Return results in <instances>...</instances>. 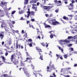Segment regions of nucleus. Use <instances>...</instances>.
<instances>
[{
	"instance_id": "nucleus-1",
	"label": "nucleus",
	"mask_w": 77,
	"mask_h": 77,
	"mask_svg": "<svg viewBox=\"0 0 77 77\" xmlns=\"http://www.w3.org/2000/svg\"><path fill=\"white\" fill-rule=\"evenodd\" d=\"M59 42L61 45H65V42H66V44H69V41L65 39V40H61L59 41Z\"/></svg>"
},
{
	"instance_id": "nucleus-2",
	"label": "nucleus",
	"mask_w": 77,
	"mask_h": 77,
	"mask_svg": "<svg viewBox=\"0 0 77 77\" xmlns=\"http://www.w3.org/2000/svg\"><path fill=\"white\" fill-rule=\"evenodd\" d=\"M49 64V66H47V69H50L51 70H52V69H55V68H54V64H51V62Z\"/></svg>"
},
{
	"instance_id": "nucleus-3",
	"label": "nucleus",
	"mask_w": 77,
	"mask_h": 77,
	"mask_svg": "<svg viewBox=\"0 0 77 77\" xmlns=\"http://www.w3.org/2000/svg\"><path fill=\"white\" fill-rule=\"evenodd\" d=\"M52 24L53 26H56L57 25V24H60V23H59V22L56 21V19L52 20Z\"/></svg>"
},
{
	"instance_id": "nucleus-4",
	"label": "nucleus",
	"mask_w": 77,
	"mask_h": 77,
	"mask_svg": "<svg viewBox=\"0 0 77 77\" xmlns=\"http://www.w3.org/2000/svg\"><path fill=\"white\" fill-rule=\"evenodd\" d=\"M29 15L30 17H31V16H32V15H34V12L33 11H32L31 12H30V14H27V18H29Z\"/></svg>"
},
{
	"instance_id": "nucleus-5",
	"label": "nucleus",
	"mask_w": 77,
	"mask_h": 77,
	"mask_svg": "<svg viewBox=\"0 0 77 77\" xmlns=\"http://www.w3.org/2000/svg\"><path fill=\"white\" fill-rule=\"evenodd\" d=\"M54 6H43V8H44V9H50L51 8H53V7Z\"/></svg>"
},
{
	"instance_id": "nucleus-6",
	"label": "nucleus",
	"mask_w": 77,
	"mask_h": 77,
	"mask_svg": "<svg viewBox=\"0 0 77 77\" xmlns=\"http://www.w3.org/2000/svg\"><path fill=\"white\" fill-rule=\"evenodd\" d=\"M23 71H24V73L27 75V76L29 75V74L27 72V69H26V68L24 67L23 68Z\"/></svg>"
},
{
	"instance_id": "nucleus-7",
	"label": "nucleus",
	"mask_w": 77,
	"mask_h": 77,
	"mask_svg": "<svg viewBox=\"0 0 77 77\" xmlns=\"http://www.w3.org/2000/svg\"><path fill=\"white\" fill-rule=\"evenodd\" d=\"M56 56L57 57V60L58 59H59V58H60V59H61V60H63V58H62V56H61V57H60V55H59L57 54H56Z\"/></svg>"
},
{
	"instance_id": "nucleus-8",
	"label": "nucleus",
	"mask_w": 77,
	"mask_h": 77,
	"mask_svg": "<svg viewBox=\"0 0 77 77\" xmlns=\"http://www.w3.org/2000/svg\"><path fill=\"white\" fill-rule=\"evenodd\" d=\"M4 33L3 32H2L0 33V37L1 38V39H3V38L4 36Z\"/></svg>"
},
{
	"instance_id": "nucleus-9",
	"label": "nucleus",
	"mask_w": 77,
	"mask_h": 77,
	"mask_svg": "<svg viewBox=\"0 0 77 77\" xmlns=\"http://www.w3.org/2000/svg\"><path fill=\"white\" fill-rule=\"evenodd\" d=\"M1 5H3V6H7V3L6 2H2Z\"/></svg>"
},
{
	"instance_id": "nucleus-10",
	"label": "nucleus",
	"mask_w": 77,
	"mask_h": 77,
	"mask_svg": "<svg viewBox=\"0 0 77 77\" xmlns=\"http://www.w3.org/2000/svg\"><path fill=\"white\" fill-rule=\"evenodd\" d=\"M39 54L40 56L39 59H41L42 60H43V56L40 53H39Z\"/></svg>"
},
{
	"instance_id": "nucleus-11",
	"label": "nucleus",
	"mask_w": 77,
	"mask_h": 77,
	"mask_svg": "<svg viewBox=\"0 0 77 77\" xmlns=\"http://www.w3.org/2000/svg\"><path fill=\"white\" fill-rule=\"evenodd\" d=\"M16 55H17V56H20V58L22 59L21 58V54L20 53V52H18L16 54Z\"/></svg>"
},
{
	"instance_id": "nucleus-12",
	"label": "nucleus",
	"mask_w": 77,
	"mask_h": 77,
	"mask_svg": "<svg viewBox=\"0 0 77 77\" xmlns=\"http://www.w3.org/2000/svg\"><path fill=\"white\" fill-rule=\"evenodd\" d=\"M13 63H14L15 65H17V64L18 63V60L17 61V60H15V61H13Z\"/></svg>"
},
{
	"instance_id": "nucleus-13",
	"label": "nucleus",
	"mask_w": 77,
	"mask_h": 77,
	"mask_svg": "<svg viewBox=\"0 0 77 77\" xmlns=\"http://www.w3.org/2000/svg\"><path fill=\"white\" fill-rule=\"evenodd\" d=\"M37 2V0H32L31 1H30V3H35Z\"/></svg>"
},
{
	"instance_id": "nucleus-14",
	"label": "nucleus",
	"mask_w": 77,
	"mask_h": 77,
	"mask_svg": "<svg viewBox=\"0 0 77 77\" xmlns=\"http://www.w3.org/2000/svg\"><path fill=\"white\" fill-rule=\"evenodd\" d=\"M44 24L45 25V28H47V27H51L49 25H47L45 23H44Z\"/></svg>"
},
{
	"instance_id": "nucleus-15",
	"label": "nucleus",
	"mask_w": 77,
	"mask_h": 77,
	"mask_svg": "<svg viewBox=\"0 0 77 77\" xmlns=\"http://www.w3.org/2000/svg\"><path fill=\"white\" fill-rule=\"evenodd\" d=\"M24 2V5H27L28 3V2H29V0H25Z\"/></svg>"
},
{
	"instance_id": "nucleus-16",
	"label": "nucleus",
	"mask_w": 77,
	"mask_h": 77,
	"mask_svg": "<svg viewBox=\"0 0 77 77\" xmlns=\"http://www.w3.org/2000/svg\"><path fill=\"white\" fill-rule=\"evenodd\" d=\"M63 19H64V20H68V18L65 16H63Z\"/></svg>"
},
{
	"instance_id": "nucleus-17",
	"label": "nucleus",
	"mask_w": 77,
	"mask_h": 77,
	"mask_svg": "<svg viewBox=\"0 0 77 77\" xmlns=\"http://www.w3.org/2000/svg\"><path fill=\"white\" fill-rule=\"evenodd\" d=\"M24 11H23L21 10L20 11H19V14H23V13H24Z\"/></svg>"
},
{
	"instance_id": "nucleus-18",
	"label": "nucleus",
	"mask_w": 77,
	"mask_h": 77,
	"mask_svg": "<svg viewBox=\"0 0 77 77\" xmlns=\"http://www.w3.org/2000/svg\"><path fill=\"white\" fill-rule=\"evenodd\" d=\"M58 47L60 50H61L62 52H63V49L62 48H61L60 47V46H59Z\"/></svg>"
},
{
	"instance_id": "nucleus-19",
	"label": "nucleus",
	"mask_w": 77,
	"mask_h": 77,
	"mask_svg": "<svg viewBox=\"0 0 77 77\" xmlns=\"http://www.w3.org/2000/svg\"><path fill=\"white\" fill-rule=\"evenodd\" d=\"M14 58V55H12L11 56V62H12L13 60V59Z\"/></svg>"
},
{
	"instance_id": "nucleus-20",
	"label": "nucleus",
	"mask_w": 77,
	"mask_h": 77,
	"mask_svg": "<svg viewBox=\"0 0 77 77\" xmlns=\"http://www.w3.org/2000/svg\"><path fill=\"white\" fill-rule=\"evenodd\" d=\"M37 8L35 7H32V8L33 9H34L35 10V11H36Z\"/></svg>"
},
{
	"instance_id": "nucleus-21",
	"label": "nucleus",
	"mask_w": 77,
	"mask_h": 77,
	"mask_svg": "<svg viewBox=\"0 0 77 77\" xmlns=\"http://www.w3.org/2000/svg\"><path fill=\"white\" fill-rule=\"evenodd\" d=\"M71 69V68L70 67H68V68H66L64 69L65 70H69Z\"/></svg>"
},
{
	"instance_id": "nucleus-22",
	"label": "nucleus",
	"mask_w": 77,
	"mask_h": 77,
	"mask_svg": "<svg viewBox=\"0 0 77 77\" xmlns=\"http://www.w3.org/2000/svg\"><path fill=\"white\" fill-rule=\"evenodd\" d=\"M18 41H17V43H16V48H18Z\"/></svg>"
},
{
	"instance_id": "nucleus-23",
	"label": "nucleus",
	"mask_w": 77,
	"mask_h": 77,
	"mask_svg": "<svg viewBox=\"0 0 77 77\" xmlns=\"http://www.w3.org/2000/svg\"><path fill=\"white\" fill-rule=\"evenodd\" d=\"M28 11H27V14H30V9L29 8L28 9Z\"/></svg>"
},
{
	"instance_id": "nucleus-24",
	"label": "nucleus",
	"mask_w": 77,
	"mask_h": 77,
	"mask_svg": "<svg viewBox=\"0 0 77 77\" xmlns=\"http://www.w3.org/2000/svg\"><path fill=\"white\" fill-rule=\"evenodd\" d=\"M36 49L38 51H41V49L38 48H37V47H36Z\"/></svg>"
},
{
	"instance_id": "nucleus-25",
	"label": "nucleus",
	"mask_w": 77,
	"mask_h": 77,
	"mask_svg": "<svg viewBox=\"0 0 77 77\" xmlns=\"http://www.w3.org/2000/svg\"><path fill=\"white\" fill-rule=\"evenodd\" d=\"M1 58H2V57L3 60H6V59H5V58L4 57H3V56H1Z\"/></svg>"
},
{
	"instance_id": "nucleus-26",
	"label": "nucleus",
	"mask_w": 77,
	"mask_h": 77,
	"mask_svg": "<svg viewBox=\"0 0 77 77\" xmlns=\"http://www.w3.org/2000/svg\"><path fill=\"white\" fill-rule=\"evenodd\" d=\"M26 60H30V59L31 60H32V58H29V57H27L26 58Z\"/></svg>"
},
{
	"instance_id": "nucleus-27",
	"label": "nucleus",
	"mask_w": 77,
	"mask_h": 77,
	"mask_svg": "<svg viewBox=\"0 0 77 77\" xmlns=\"http://www.w3.org/2000/svg\"><path fill=\"white\" fill-rule=\"evenodd\" d=\"M16 12V11H12V12H11L12 15H13V14H14Z\"/></svg>"
},
{
	"instance_id": "nucleus-28",
	"label": "nucleus",
	"mask_w": 77,
	"mask_h": 77,
	"mask_svg": "<svg viewBox=\"0 0 77 77\" xmlns=\"http://www.w3.org/2000/svg\"><path fill=\"white\" fill-rule=\"evenodd\" d=\"M10 27L11 29H12V27H14V26L11 24H10Z\"/></svg>"
},
{
	"instance_id": "nucleus-29",
	"label": "nucleus",
	"mask_w": 77,
	"mask_h": 77,
	"mask_svg": "<svg viewBox=\"0 0 77 77\" xmlns=\"http://www.w3.org/2000/svg\"><path fill=\"white\" fill-rule=\"evenodd\" d=\"M54 2L55 3V4H57L58 3L57 1V0H54Z\"/></svg>"
},
{
	"instance_id": "nucleus-30",
	"label": "nucleus",
	"mask_w": 77,
	"mask_h": 77,
	"mask_svg": "<svg viewBox=\"0 0 77 77\" xmlns=\"http://www.w3.org/2000/svg\"><path fill=\"white\" fill-rule=\"evenodd\" d=\"M41 44L44 47H45V45L44 43H41Z\"/></svg>"
},
{
	"instance_id": "nucleus-31",
	"label": "nucleus",
	"mask_w": 77,
	"mask_h": 77,
	"mask_svg": "<svg viewBox=\"0 0 77 77\" xmlns=\"http://www.w3.org/2000/svg\"><path fill=\"white\" fill-rule=\"evenodd\" d=\"M28 45L30 47H32V43H30V44H28Z\"/></svg>"
},
{
	"instance_id": "nucleus-32",
	"label": "nucleus",
	"mask_w": 77,
	"mask_h": 77,
	"mask_svg": "<svg viewBox=\"0 0 77 77\" xmlns=\"http://www.w3.org/2000/svg\"><path fill=\"white\" fill-rule=\"evenodd\" d=\"M70 6L71 7H73V6H74L73 4L72 3L70 4Z\"/></svg>"
},
{
	"instance_id": "nucleus-33",
	"label": "nucleus",
	"mask_w": 77,
	"mask_h": 77,
	"mask_svg": "<svg viewBox=\"0 0 77 77\" xmlns=\"http://www.w3.org/2000/svg\"><path fill=\"white\" fill-rule=\"evenodd\" d=\"M67 45L69 47H71V46H72V44H68Z\"/></svg>"
},
{
	"instance_id": "nucleus-34",
	"label": "nucleus",
	"mask_w": 77,
	"mask_h": 77,
	"mask_svg": "<svg viewBox=\"0 0 77 77\" xmlns=\"http://www.w3.org/2000/svg\"><path fill=\"white\" fill-rule=\"evenodd\" d=\"M3 76L5 77H7V76H8V74H5L3 75Z\"/></svg>"
},
{
	"instance_id": "nucleus-35",
	"label": "nucleus",
	"mask_w": 77,
	"mask_h": 77,
	"mask_svg": "<svg viewBox=\"0 0 77 77\" xmlns=\"http://www.w3.org/2000/svg\"><path fill=\"white\" fill-rule=\"evenodd\" d=\"M64 57L66 59V58H67V57H68V56H67V55H64Z\"/></svg>"
},
{
	"instance_id": "nucleus-36",
	"label": "nucleus",
	"mask_w": 77,
	"mask_h": 77,
	"mask_svg": "<svg viewBox=\"0 0 77 77\" xmlns=\"http://www.w3.org/2000/svg\"><path fill=\"white\" fill-rule=\"evenodd\" d=\"M64 3L66 4H66H68V1H67V0H65Z\"/></svg>"
},
{
	"instance_id": "nucleus-37",
	"label": "nucleus",
	"mask_w": 77,
	"mask_h": 77,
	"mask_svg": "<svg viewBox=\"0 0 77 77\" xmlns=\"http://www.w3.org/2000/svg\"><path fill=\"white\" fill-rule=\"evenodd\" d=\"M5 54V56H8V52H6Z\"/></svg>"
},
{
	"instance_id": "nucleus-38",
	"label": "nucleus",
	"mask_w": 77,
	"mask_h": 77,
	"mask_svg": "<svg viewBox=\"0 0 77 77\" xmlns=\"http://www.w3.org/2000/svg\"><path fill=\"white\" fill-rule=\"evenodd\" d=\"M69 9L70 10H72V9H73V7L69 8Z\"/></svg>"
},
{
	"instance_id": "nucleus-39",
	"label": "nucleus",
	"mask_w": 77,
	"mask_h": 77,
	"mask_svg": "<svg viewBox=\"0 0 77 77\" xmlns=\"http://www.w3.org/2000/svg\"><path fill=\"white\" fill-rule=\"evenodd\" d=\"M50 38H51V39H52V38H53V35H50Z\"/></svg>"
},
{
	"instance_id": "nucleus-40",
	"label": "nucleus",
	"mask_w": 77,
	"mask_h": 77,
	"mask_svg": "<svg viewBox=\"0 0 77 77\" xmlns=\"http://www.w3.org/2000/svg\"><path fill=\"white\" fill-rule=\"evenodd\" d=\"M8 44H9V45H11V44H12V42H11V41H10L9 42Z\"/></svg>"
},
{
	"instance_id": "nucleus-41",
	"label": "nucleus",
	"mask_w": 77,
	"mask_h": 77,
	"mask_svg": "<svg viewBox=\"0 0 77 77\" xmlns=\"http://www.w3.org/2000/svg\"><path fill=\"white\" fill-rule=\"evenodd\" d=\"M28 41L29 42H32V40L31 39H28Z\"/></svg>"
},
{
	"instance_id": "nucleus-42",
	"label": "nucleus",
	"mask_w": 77,
	"mask_h": 77,
	"mask_svg": "<svg viewBox=\"0 0 77 77\" xmlns=\"http://www.w3.org/2000/svg\"><path fill=\"white\" fill-rule=\"evenodd\" d=\"M31 67H32V69H34V68H35V67L33 66V65L32 64H31Z\"/></svg>"
},
{
	"instance_id": "nucleus-43",
	"label": "nucleus",
	"mask_w": 77,
	"mask_h": 77,
	"mask_svg": "<svg viewBox=\"0 0 77 77\" xmlns=\"http://www.w3.org/2000/svg\"><path fill=\"white\" fill-rule=\"evenodd\" d=\"M11 23L12 24H15V21H11Z\"/></svg>"
},
{
	"instance_id": "nucleus-44",
	"label": "nucleus",
	"mask_w": 77,
	"mask_h": 77,
	"mask_svg": "<svg viewBox=\"0 0 77 77\" xmlns=\"http://www.w3.org/2000/svg\"><path fill=\"white\" fill-rule=\"evenodd\" d=\"M31 21H32V22H33V21H35V19H31Z\"/></svg>"
},
{
	"instance_id": "nucleus-45",
	"label": "nucleus",
	"mask_w": 77,
	"mask_h": 77,
	"mask_svg": "<svg viewBox=\"0 0 77 77\" xmlns=\"http://www.w3.org/2000/svg\"><path fill=\"white\" fill-rule=\"evenodd\" d=\"M32 7H35V6H36V4H32Z\"/></svg>"
},
{
	"instance_id": "nucleus-46",
	"label": "nucleus",
	"mask_w": 77,
	"mask_h": 77,
	"mask_svg": "<svg viewBox=\"0 0 77 77\" xmlns=\"http://www.w3.org/2000/svg\"><path fill=\"white\" fill-rule=\"evenodd\" d=\"M2 7L4 9H5V8H7V6H2Z\"/></svg>"
},
{
	"instance_id": "nucleus-47",
	"label": "nucleus",
	"mask_w": 77,
	"mask_h": 77,
	"mask_svg": "<svg viewBox=\"0 0 77 77\" xmlns=\"http://www.w3.org/2000/svg\"><path fill=\"white\" fill-rule=\"evenodd\" d=\"M25 64L24 63H22V64H21V66H24Z\"/></svg>"
},
{
	"instance_id": "nucleus-48",
	"label": "nucleus",
	"mask_w": 77,
	"mask_h": 77,
	"mask_svg": "<svg viewBox=\"0 0 77 77\" xmlns=\"http://www.w3.org/2000/svg\"><path fill=\"white\" fill-rule=\"evenodd\" d=\"M6 9H7L8 11H10L11 9V8H9L8 9V8H6Z\"/></svg>"
},
{
	"instance_id": "nucleus-49",
	"label": "nucleus",
	"mask_w": 77,
	"mask_h": 77,
	"mask_svg": "<svg viewBox=\"0 0 77 77\" xmlns=\"http://www.w3.org/2000/svg\"><path fill=\"white\" fill-rule=\"evenodd\" d=\"M74 39H77V35H76V36H74Z\"/></svg>"
},
{
	"instance_id": "nucleus-50",
	"label": "nucleus",
	"mask_w": 77,
	"mask_h": 77,
	"mask_svg": "<svg viewBox=\"0 0 77 77\" xmlns=\"http://www.w3.org/2000/svg\"><path fill=\"white\" fill-rule=\"evenodd\" d=\"M55 12L57 13L58 12H59V10H58V9L56 10L55 11Z\"/></svg>"
},
{
	"instance_id": "nucleus-51",
	"label": "nucleus",
	"mask_w": 77,
	"mask_h": 77,
	"mask_svg": "<svg viewBox=\"0 0 77 77\" xmlns=\"http://www.w3.org/2000/svg\"><path fill=\"white\" fill-rule=\"evenodd\" d=\"M71 51H74V48H71Z\"/></svg>"
},
{
	"instance_id": "nucleus-52",
	"label": "nucleus",
	"mask_w": 77,
	"mask_h": 77,
	"mask_svg": "<svg viewBox=\"0 0 77 77\" xmlns=\"http://www.w3.org/2000/svg\"><path fill=\"white\" fill-rule=\"evenodd\" d=\"M61 21L63 22V23H64V24H65L66 23V22H64V21H63V20H62V19H61Z\"/></svg>"
},
{
	"instance_id": "nucleus-53",
	"label": "nucleus",
	"mask_w": 77,
	"mask_h": 77,
	"mask_svg": "<svg viewBox=\"0 0 77 77\" xmlns=\"http://www.w3.org/2000/svg\"><path fill=\"white\" fill-rule=\"evenodd\" d=\"M72 3H75V1H74V0H72Z\"/></svg>"
},
{
	"instance_id": "nucleus-54",
	"label": "nucleus",
	"mask_w": 77,
	"mask_h": 77,
	"mask_svg": "<svg viewBox=\"0 0 77 77\" xmlns=\"http://www.w3.org/2000/svg\"><path fill=\"white\" fill-rule=\"evenodd\" d=\"M29 22H30V21H28V20L26 22V23H27V24H28L29 23Z\"/></svg>"
},
{
	"instance_id": "nucleus-55",
	"label": "nucleus",
	"mask_w": 77,
	"mask_h": 77,
	"mask_svg": "<svg viewBox=\"0 0 77 77\" xmlns=\"http://www.w3.org/2000/svg\"><path fill=\"white\" fill-rule=\"evenodd\" d=\"M20 20H24V19H23V17H22Z\"/></svg>"
},
{
	"instance_id": "nucleus-56",
	"label": "nucleus",
	"mask_w": 77,
	"mask_h": 77,
	"mask_svg": "<svg viewBox=\"0 0 77 77\" xmlns=\"http://www.w3.org/2000/svg\"><path fill=\"white\" fill-rule=\"evenodd\" d=\"M64 77H70V76L69 75H65V76Z\"/></svg>"
},
{
	"instance_id": "nucleus-57",
	"label": "nucleus",
	"mask_w": 77,
	"mask_h": 77,
	"mask_svg": "<svg viewBox=\"0 0 77 77\" xmlns=\"http://www.w3.org/2000/svg\"><path fill=\"white\" fill-rule=\"evenodd\" d=\"M72 36H69L68 37V39H71L72 38Z\"/></svg>"
},
{
	"instance_id": "nucleus-58",
	"label": "nucleus",
	"mask_w": 77,
	"mask_h": 77,
	"mask_svg": "<svg viewBox=\"0 0 77 77\" xmlns=\"http://www.w3.org/2000/svg\"><path fill=\"white\" fill-rule=\"evenodd\" d=\"M38 38H39V39H41V37H40V35H38Z\"/></svg>"
},
{
	"instance_id": "nucleus-59",
	"label": "nucleus",
	"mask_w": 77,
	"mask_h": 77,
	"mask_svg": "<svg viewBox=\"0 0 77 77\" xmlns=\"http://www.w3.org/2000/svg\"><path fill=\"white\" fill-rule=\"evenodd\" d=\"M26 54L27 56H29V54H28V52H26Z\"/></svg>"
},
{
	"instance_id": "nucleus-60",
	"label": "nucleus",
	"mask_w": 77,
	"mask_h": 77,
	"mask_svg": "<svg viewBox=\"0 0 77 77\" xmlns=\"http://www.w3.org/2000/svg\"><path fill=\"white\" fill-rule=\"evenodd\" d=\"M76 66H77V64H75L74 65V67H76Z\"/></svg>"
},
{
	"instance_id": "nucleus-61",
	"label": "nucleus",
	"mask_w": 77,
	"mask_h": 77,
	"mask_svg": "<svg viewBox=\"0 0 77 77\" xmlns=\"http://www.w3.org/2000/svg\"><path fill=\"white\" fill-rule=\"evenodd\" d=\"M58 3H60V4L61 3V1H59L58 2Z\"/></svg>"
},
{
	"instance_id": "nucleus-62",
	"label": "nucleus",
	"mask_w": 77,
	"mask_h": 77,
	"mask_svg": "<svg viewBox=\"0 0 77 77\" xmlns=\"http://www.w3.org/2000/svg\"><path fill=\"white\" fill-rule=\"evenodd\" d=\"M18 46H19V48H21V45L19 44Z\"/></svg>"
},
{
	"instance_id": "nucleus-63",
	"label": "nucleus",
	"mask_w": 77,
	"mask_h": 77,
	"mask_svg": "<svg viewBox=\"0 0 77 77\" xmlns=\"http://www.w3.org/2000/svg\"><path fill=\"white\" fill-rule=\"evenodd\" d=\"M53 75H54V77H56V75H55V74H54V73H53Z\"/></svg>"
},
{
	"instance_id": "nucleus-64",
	"label": "nucleus",
	"mask_w": 77,
	"mask_h": 77,
	"mask_svg": "<svg viewBox=\"0 0 77 77\" xmlns=\"http://www.w3.org/2000/svg\"><path fill=\"white\" fill-rule=\"evenodd\" d=\"M45 15L46 17H48V14H45Z\"/></svg>"
}]
</instances>
